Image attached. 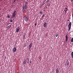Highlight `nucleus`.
<instances>
[{"mask_svg": "<svg viewBox=\"0 0 73 73\" xmlns=\"http://www.w3.org/2000/svg\"><path fill=\"white\" fill-rule=\"evenodd\" d=\"M68 21H69V20L68 19V20H67Z\"/></svg>", "mask_w": 73, "mask_h": 73, "instance_id": "obj_32", "label": "nucleus"}, {"mask_svg": "<svg viewBox=\"0 0 73 73\" xmlns=\"http://www.w3.org/2000/svg\"><path fill=\"white\" fill-rule=\"evenodd\" d=\"M42 11H40V14L41 15L42 14Z\"/></svg>", "mask_w": 73, "mask_h": 73, "instance_id": "obj_18", "label": "nucleus"}, {"mask_svg": "<svg viewBox=\"0 0 73 73\" xmlns=\"http://www.w3.org/2000/svg\"><path fill=\"white\" fill-rule=\"evenodd\" d=\"M16 11L15 10L12 14V15L11 16L12 18H14L16 16Z\"/></svg>", "mask_w": 73, "mask_h": 73, "instance_id": "obj_1", "label": "nucleus"}, {"mask_svg": "<svg viewBox=\"0 0 73 73\" xmlns=\"http://www.w3.org/2000/svg\"><path fill=\"white\" fill-rule=\"evenodd\" d=\"M71 42H73V38H71Z\"/></svg>", "mask_w": 73, "mask_h": 73, "instance_id": "obj_16", "label": "nucleus"}, {"mask_svg": "<svg viewBox=\"0 0 73 73\" xmlns=\"http://www.w3.org/2000/svg\"><path fill=\"white\" fill-rule=\"evenodd\" d=\"M56 73H58V72H59V70H58V68H57L56 70Z\"/></svg>", "mask_w": 73, "mask_h": 73, "instance_id": "obj_9", "label": "nucleus"}, {"mask_svg": "<svg viewBox=\"0 0 73 73\" xmlns=\"http://www.w3.org/2000/svg\"><path fill=\"white\" fill-rule=\"evenodd\" d=\"M44 28H46V27L47 26V23L46 22H45L44 23L43 25Z\"/></svg>", "mask_w": 73, "mask_h": 73, "instance_id": "obj_4", "label": "nucleus"}, {"mask_svg": "<svg viewBox=\"0 0 73 73\" xmlns=\"http://www.w3.org/2000/svg\"><path fill=\"white\" fill-rule=\"evenodd\" d=\"M29 48V50H30L31 49V48Z\"/></svg>", "mask_w": 73, "mask_h": 73, "instance_id": "obj_33", "label": "nucleus"}, {"mask_svg": "<svg viewBox=\"0 0 73 73\" xmlns=\"http://www.w3.org/2000/svg\"><path fill=\"white\" fill-rule=\"evenodd\" d=\"M26 63V61H24V62H23L24 64H25Z\"/></svg>", "mask_w": 73, "mask_h": 73, "instance_id": "obj_19", "label": "nucleus"}, {"mask_svg": "<svg viewBox=\"0 0 73 73\" xmlns=\"http://www.w3.org/2000/svg\"><path fill=\"white\" fill-rule=\"evenodd\" d=\"M12 21H13V20L12 19H11V20H10V22H12Z\"/></svg>", "mask_w": 73, "mask_h": 73, "instance_id": "obj_25", "label": "nucleus"}, {"mask_svg": "<svg viewBox=\"0 0 73 73\" xmlns=\"http://www.w3.org/2000/svg\"><path fill=\"white\" fill-rule=\"evenodd\" d=\"M71 1H73V0H71Z\"/></svg>", "mask_w": 73, "mask_h": 73, "instance_id": "obj_31", "label": "nucleus"}, {"mask_svg": "<svg viewBox=\"0 0 73 73\" xmlns=\"http://www.w3.org/2000/svg\"><path fill=\"white\" fill-rule=\"evenodd\" d=\"M11 27V25H10L9 26H8L7 27L8 28H10Z\"/></svg>", "mask_w": 73, "mask_h": 73, "instance_id": "obj_15", "label": "nucleus"}, {"mask_svg": "<svg viewBox=\"0 0 73 73\" xmlns=\"http://www.w3.org/2000/svg\"><path fill=\"white\" fill-rule=\"evenodd\" d=\"M7 17H8V18H9V17H10L9 16V15L7 16Z\"/></svg>", "mask_w": 73, "mask_h": 73, "instance_id": "obj_23", "label": "nucleus"}, {"mask_svg": "<svg viewBox=\"0 0 73 73\" xmlns=\"http://www.w3.org/2000/svg\"><path fill=\"white\" fill-rule=\"evenodd\" d=\"M72 21H73V14H72Z\"/></svg>", "mask_w": 73, "mask_h": 73, "instance_id": "obj_29", "label": "nucleus"}, {"mask_svg": "<svg viewBox=\"0 0 73 73\" xmlns=\"http://www.w3.org/2000/svg\"><path fill=\"white\" fill-rule=\"evenodd\" d=\"M68 39V35H66V42H67Z\"/></svg>", "mask_w": 73, "mask_h": 73, "instance_id": "obj_6", "label": "nucleus"}, {"mask_svg": "<svg viewBox=\"0 0 73 73\" xmlns=\"http://www.w3.org/2000/svg\"><path fill=\"white\" fill-rule=\"evenodd\" d=\"M56 37H58V34H57L56 35Z\"/></svg>", "mask_w": 73, "mask_h": 73, "instance_id": "obj_21", "label": "nucleus"}, {"mask_svg": "<svg viewBox=\"0 0 73 73\" xmlns=\"http://www.w3.org/2000/svg\"><path fill=\"white\" fill-rule=\"evenodd\" d=\"M25 19L26 21L27 22L28 21V18L27 17V16H25Z\"/></svg>", "mask_w": 73, "mask_h": 73, "instance_id": "obj_7", "label": "nucleus"}, {"mask_svg": "<svg viewBox=\"0 0 73 73\" xmlns=\"http://www.w3.org/2000/svg\"><path fill=\"white\" fill-rule=\"evenodd\" d=\"M27 6L26 5H25L23 7V12H25V11L26 10V9L27 8Z\"/></svg>", "mask_w": 73, "mask_h": 73, "instance_id": "obj_3", "label": "nucleus"}, {"mask_svg": "<svg viewBox=\"0 0 73 73\" xmlns=\"http://www.w3.org/2000/svg\"><path fill=\"white\" fill-rule=\"evenodd\" d=\"M27 63H28V64H29V62H27Z\"/></svg>", "mask_w": 73, "mask_h": 73, "instance_id": "obj_36", "label": "nucleus"}, {"mask_svg": "<svg viewBox=\"0 0 73 73\" xmlns=\"http://www.w3.org/2000/svg\"><path fill=\"white\" fill-rule=\"evenodd\" d=\"M49 5L48 6H49V5Z\"/></svg>", "mask_w": 73, "mask_h": 73, "instance_id": "obj_37", "label": "nucleus"}, {"mask_svg": "<svg viewBox=\"0 0 73 73\" xmlns=\"http://www.w3.org/2000/svg\"><path fill=\"white\" fill-rule=\"evenodd\" d=\"M16 48L14 47L13 49V52H16Z\"/></svg>", "mask_w": 73, "mask_h": 73, "instance_id": "obj_10", "label": "nucleus"}, {"mask_svg": "<svg viewBox=\"0 0 73 73\" xmlns=\"http://www.w3.org/2000/svg\"><path fill=\"white\" fill-rule=\"evenodd\" d=\"M68 11V9L67 8H65V9L64 10V11H65V12H66V11Z\"/></svg>", "mask_w": 73, "mask_h": 73, "instance_id": "obj_12", "label": "nucleus"}, {"mask_svg": "<svg viewBox=\"0 0 73 73\" xmlns=\"http://www.w3.org/2000/svg\"><path fill=\"white\" fill-rule=\"evenodd\" d=\"M27 3H28V2L25 1V5H27Z\"/></svg>", "mask_w": 73, "mask_h": 73, "instance_id": "obj_17", "label": "nucleus"}, {"mask_svg": "<svg viewBox=\"0 0 73 73\" xmlns=\"http://www.w3.org/2000/svg\"><path fill=\"white\" fill-rule=\"evenodd\" d=\"M19 30H20V28L19 27H18L16 29V32H19Z\"/></svg>", "mask_w": 73, "mask_h": 73, "instance_id": "obj_8", "label": "nucleus"}, {"mask_svg": "<svg viewBox=\"0 0 73 73\" xmlns=\"http://www.w3.org/2000/svg\"><path fill=\"white\" fill-rule=\"evenodd\" d=\"M71 26H72V22H70V23H69L68 25V31H70V29H71Z\"/></svg>", "mask_w": 73, "mask_h": 73, "instance_id": "obj_2", "label": "nucleus"}, {"mask_svg": "<svg viewBox=\"0 0 73 73\" xmlns=\"http://www.w3.org/2000/svg\"><path fill=\"white\" fill-rule=\"evenodd\" d=\"M32 43H31L29 45V48H31V47H32Z\"/></svg>", "mask_w": 73, "mask_h": 73, "instance_id": "obj_11", "label": "nucleus"}, {"mask_svg": "<svg viewBox=\"0 0 73 73\" xmlns=\"http://www.w3.org/2000/svg\"><path fill=\"white\" fill-rule=\"evenodd\" d=\"M7 58V57H5V58Z\"/></svg>", "mask_w": 73, "mask_h": 73, "instance_id": "obj_35", "label": "nucleus"}, {"mask_svg": "<svg viewBox=\"0 0 73 73\" xmlns=\"http://www.w3.org/2000/svg\"><path fill=\"white\" fill-rule=\"evenodd\" d=\"M16 0H14V1H13V3H15V2L16 1Z\"/></svg>", "mask_w": 73, "mask_h": 73, "instance_id": "obj_26", "label": "nucleus"}, {"mask_svg": "<svg viewBox=\"0 0 73 73\" xmlns=\"http://www.w3.org/2000/svg\"><path fill=\"white\" fill-rule=\"evenodd\" d=\"M17 1H19V0H17Z\"/></svg>", "mask_w": 73, "mask_h": 73, "instance_id": "obj_34", "label": "nucleus"}, {"mask_svg": "<svg viewBox=\"0 0 73 73\" xmlns=\"http://www.w3.org/2000/svg\"><path fill=\"white\" fill-rule=\"evenodd\" d=\"M66 65H67V66H69V61H67L66 62Z\"/></svg>", "mask_w": 73, "mask_h": 73, "instance_id": "obj_5", "label": "nucleus"}, {"mask_svg": "<svg viewBox=\"0 0 73 73\" xmlns=\"http://www.w3.org/2000/svg\"><path fill=\"white\" fill-rule=\"evenodd\" d=\"M32 60H30V63H32Z\"/></svg>", "mask_w": 73, "mask_h": 73, "instance_id": "obj_28", "label": "nucleus"}, {"mask_svg": "<svg viewBox=\"0 0 73 73\" xmlns=\"http://www.w3.org/2000/svg\"><path fill=\"white\" fill-rule=\"evenodd\" d=\"M25 38V35H23V39H24Z\"/></svg>", "mask_w": 73, "mask_h": 73, "instance_id": "obj_20", "label": "nucleus"}, {"mask_svg": "<svg viewBox=\"0 0 73 73\" xmlns=\"http://www.w3.org/2000/svg\"><path fill=\"white\" fill-rule=\"evenodd\" d=\"M44 4H45V2H43L42 3V5H44Z\"/></svg>", "mask_w": 73, "mask_h": 73, "instance_id": "obj_22", "label": "nucleus"}, {"mask_svg": "<svg viewBox=\"0 0 73 73\" xmlns=\"http://www.w3.org/2000/svg\"><path fill=\"white\" fill-rule=\"evenodd\" d=\"M27 60H28V62H29V58H27Z\"/></svg>", "mask_w": 73, "mask_h": 73, "instance_id": "obj_30", "label": "nucleus"}, {"mask_svg": "<svg viewBox=\"0 0 73 73\" xmlns=\"http://www.w3.org/2000/svg\"><path fill=\"white\" fill-rule=\"evenodd\" d=\"M50 1V0H48L46 2H48V1Z\"/></svg>", "mask_w": 73, "mask_h": 73, "instance_id": "obj_27", "label": "nucleus"}, {"mask_svg": "<svg viewBox=\"0 0 73 73\" xmlns=\"http://www.w3.org/2000/svg\"><path fill=\"white\" fill-rule=\"evenodd\" d=\"M44 17H45V14H43V15L42 16V19H43V18H44Z\"/></svg>", "mask_w": 73, "mask_h": 73, "instance_id": "obj_14", "label": "nucleus"}, {"mask_svg": "<svg viewBox=\"0 0 73 73\" xmlns=\"http://www.w3.org/2000/svg\"><path fill=\"white\" fill-rule=\"evenodd\" d=\"M36 25H37V23H36H36H35V26H36Z\"/></svg>", "mask_w": 73, "mask_h": 73, "instance_id": "obj_24", "label": "nucleus"}, {"mask_svg": "<svg viewBox=\"0 0 73 73\" xmlns=\"http://www.w3.org/2000/svg\"><path fill=\"white\" fill-rule=\"evenodd\" d=\"M71 56L72 58H73V52H71Z\"/></svg>", "mask_w": 73, "mask_h": 73, "instance_id": "obj_13", "label": "nucleus"}]
</instances>
